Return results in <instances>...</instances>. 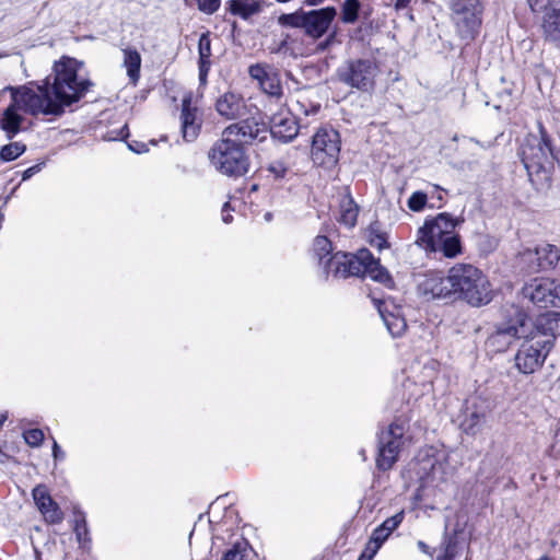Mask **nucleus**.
Returning a JSON list of instances; mask_svg holds the SVG:
<instances>
[{"instance_id": "obj_1", "label": "nucleus", "mask_w": 560, "mask_h": 560, "mask_svg": "<svg viewBox=\"0 0 560 560\" xmlns=\"http://www.w3.org/2000/svg\"><path fill=\"white\" fill-rule=\"evenodd\" d=\"M83 62L63 56L52 66V82L47 78L43 84L8 86L11 103L0 119V128L8 138H13L20 130L24 117L20 112L36 115L60 116L65 108L79 102L92 82L81 74Z\"/></svg>"}, {"instance_id": "obj_2", "label": "nucleus", "mask_w": 560, "mask_h": 560, "mask_svg": "<svg viewBox=\"0 0 560 560\" xmlns=\"http://www.w3.org/2000/svg\"><path fill=\"white\" fill-rule=\"evenodd\" d=\"M268 133L265 124L254 119H245L232 124L222 132V138L209 152L211 164L222 174L242 176L248 171V160L244 153V144L254 140L264 141Z\"/></svg>"}, {"instance_id": "obj_3", "label": "nucleus", "mask_w": 560, "mask_h": 560, "mask_svg": "<svg viewBox=\"0 0 560 560\" xmlns=\"http://www.w3.org/2000/svg\"><path fill=\"white\" fill-rule=\"evenodd\" d=\"M464 222L447 212L425 219L418 229L416 244L425 253H441L446 258H455L463 253L459 234L455 231Z\"/></svg>"}, {"instance_id": "obj_4", "label": "nucleus", "mask_w": 560, "mask_h": 560, "mask_svg": "<svg viewBox=\"0 0 560 560\" xmlns=\"http://www.w3.org/2000/svg\"><path fill=\"white\" fill-rule=\"evenodd\" d=\"M453 296L472 306L488 304L493 290L488 278L471 264H456L450 268Z\"/></svg>"}, {"instance_id": "obj_5", "label": "nucleus", "mask_w": 560, "mask_h": 560, "mask_svg": "<svg viewBox=\"0 0 560 560\" xmlns=\"http://www.w3.org/2000/svg\"><path fill=\"white\" fill-rule=\"evenodd\" d=\"M529 332L530 336L521 337L523 341L514 357L515 368L526 375L535 373L544 365L553 347L551 338L540 334L533 324V319L529 322Z\"/></svg>"}, {"instance_id": "obj_6", "label": "nucleus", "mask_w": 560, "mask_h": 560, "mask_svg": "<svg viewBox=\"0 0 560 560\" xmlns=\"http://www.w3.org/2000/svg\"><path fill=\"white\" fill-rule=\"evenodd\" d=\"M336 14L337 11L334 7H326L319 10L284 15L283 19L288 24L301 27L306 34L318 38L327 32Z\"/></svg>"}, {"instance_id": "obj_7", "label": "nucleus", "mask_w": 560, "mask_h": 560, "mask_svg": "<svg viewBox=\"0 0 560 560\" xmlns=\"http://www.w3.org/2000/svg\"><path fill=\"white\" fill-rule=\"evenodd\" d=\"M340 137L334 129L320 128L313 136L311 159L319 166H334L339 159Z\"/></svg>"}, {"instance_id": "obj_8", "label": "nucleus", "mask_w": 560, "mask_h": 560, "mask_svg": "<svg viewBox=\"0 0 560 560\" xmlns=\"http://www.w3.org/2000/svg\"><path fill=\"white\" fill-rule=\"evenodd\" d=\"M529 318L526 314L517 312L514 323L503 324L498 326L497 329L489 336L486 341L487 348L492 352L505 351L514 339L530 336L529 332Z\"/></svg>"}, {"instance_id": "obj_9", "label": "nucleus", "mask_w": 560, "mask_h": 560, "mask_svg": "<svg viewBox=\"0 0 560 560\" xmlns=\"http://www.w3.org/2000/svg\"><path fill=\"white\" fill-rule=\"evenodd\" d=\"M522 294L540 308L560 307V281L551 278H535L525 283Z\"/></svg>"}, {"instance_id": "obj_10", "label": "nucleus", "mask_w": 560, "mask_h": 560, "mask_svg": "<svg viewBox=\"0 0 560 560\" xmlns=\"http://www.w3.org/2000/svg\"><path fill=\"white\" fill-rule=\"evenodd\" d=\"M405 430L406 422L397 420L382 433L376 458V465L380 469H390L397 462L400 447L404 444Z\"/></svg>"}, {"instance_id": "obj_11", "label": "nucleus", "mask_w": 560, "mask_h": 560, "mask_svg": "<svg viewBox=\"0 0 560 560\" xmlns=\"http://www.w3.org/2000/svg\"><path fill=\"white\" fill-rule=\"evenodd\" d=\"M551 150L547 140V133L540 125V137L529 135L522 148V161L530 175L532 172L539 173L545 170L549 162Z\"/></svg>"}, {"instance_id": "obj_12", "label": "nucleus", "mask_w": 560, "mask_h": 560, "mask_svg": "<svg viewBox=\"0 0 560 560\" xmlns=\"http://www.w3.org/2000/svg\"><path fill=\"white\" fill-rule=\"evenodd\" d=\"M371 258V253L362 249L358 255H349L346 253H336L327 258L324 271L332 273L338 278H347L349 276H360L366 271L365 260Z\"/></svg>"}, {"instance_id": "obj_13", "label": "nucleus", "mask_w": 560, "mask_h": 560, "mask_svg": "<svg viewBox=\"0 0 560 560\" xmlns=\"http://www.w3.org/2000/svg\"><path fill=\"white\" fill-rule=\"evenodd\" d=\"M560 259L559 250L550 244L527 248L518 255V266L527 273L552 268Z\"/></svg>"}, {"instance_id": "obj_14", "label": "nucleus", "mask_w": 560, "mask_h": 560, "mask_svg": "<svg viewBox=\"0 0 560 560\" xmlns=\"http://www.w3.org/2000/svg\"><path fill=\"white\" fill-rule=\"evenodd\" d=\"M454 22L463 36L471 35L481 24L480 0H451Z\"/></svg>"}, {"instance_id": "obj_15", "label": "nucleus", "mask_w": 560, "mask_h": 560, "mask_svg": "<svg viewBox=\"0 0 560 560\" xmlns=\"http://www.w3.org/2000/svg\"><path fill=\"white\" fill-rule=\"evenodd\" d=\"M530 10L541 14L546 39L560 43V0H527Z\"/></svg>"}, {"instance_id": "obj_16", "label": "nucleus", "mask_w": 560, "mask_h": 560, "mask_svg": "<svg viewBox=\"0 0 560 560\" xmlns=\"http://www.w3.org/2000/svg\"><path fill=\"white\" fill-rule=\"evenodd\" d=\"M377 74V67L374 62L365 59H358L349 63L342 80L362 91H369L374 86V79Z\"/></svg>"}, {"instance_id": "obj_17", "label": "nucleus", "mask_w": 560, "mask_h": 560, "mask_svg": "<svg viewBox=\"0 0 560 560\" xmlns=\"http://www.w3.org/2000/svg\"><path fill=\"white\" fill-rule=\"evenodd\" d=\"M249 75L256 80L261 90L275 97L282 94V86L278 72L267 65H255L249 67Z\"/></svg>"}, {"instance_id": "obj_18", "label": "nucleus", "mask_w": 560, "mask_h": 560, "mask_svg": "<svg viewBox=\"0 0 560 560\" xmlns=\"http://www.w3.org/2000/svg\"><path fill=\"white\" fill-rule=\"evenodd\" d=\"M270 132L283 141H290L298 135L296 117L290 110H281L270 118Z\"/></svg>"}, {"instance_id": "obj_19", "label": "nucleus", "mask_w": 560, "mask_h": 560, "mask_svg": "<svg viewBox=\"0 0 560 560\" xmlns=\"http://www.w3.org/2000/svg\"><path fill=\"white\" fill-rule=\"evenodd\" d=\"M33 499L47 522L56 524L62 521L63 513L52 500L45 486L39 485L33 489Z\"/></svg>"}, {"instance_id": "obj_20", "label": "nucleus", "mask_w": 560, "mask_h": 560, "mask_svg": "<svg viewBox=\"0 0 560 560\" xmlns=\"http://www.w3.org/2000/svg\"><path fill=\"white\" fill-rule=\"evenodd\" d=\"M180 122L183 138L186 141L195 140L199 133L201 120L198 114V109L191 106L190 95L185 96L183 100Z\"/></svg>"}, {"instance_id": "obj_21", "label": "nucleus", "mask_w": 560, "mask_h": 560, "mask_svg": "<svg viewBox=\"0 0 560 560\" xmlns=\"http://www.w3.org/2000/svg\"><path fill=\"white\" fill-rule=\"evenodd\" d=\"M419 289L424 295H430L432 298L453 296L450 270L447 271L446 277L438 273L425 276V278L419 283Z\"/></svg>"}, {"instance_id": "obj_22", "label": "nucleus", "mask_w": 560, "mask_h": 560, "mask_svg": "<svg viewBox=\"0 0 560 560\" xmlns=\"http://www.w3.org/2000/svg\"><path fill=\"white\" fill-rule=\"evenodd\" d=\"M215 109L219 115L226 119H237L247 113L243 97L233 92H226L221 95L217 100Z\"/></svg>"}, {"instance_id": "obj_23", "label": "nucleus", "mask_w": 560, "mask_h": 560, "mask_svg": "<svg viewBox=\"0 0 560 560\" xmlns=\"http://www.w3.org/2000/svg\"><path fill=\"white\" fill-rule=\"evenodd\" d=\"M375 306L378 310V313L386 325L388 331L394 336L398 337L402 335L406 330L407 324L402 315L397 312H392L388 310L389 303L388 301L374 300Z\"/></svg>"}, {"instance_id": "obj_24", "label": "nucleus", "mask_w": 560, "mask_h": 560, "mask_svg": "<svg viewBox=\"0 0 560 560\" xmlns=\"http://www.w3.org/2000/svg\"><path fill=\"white\" fill-rule=\"evenodd\" d=\"M533 324L540 334L550 337L555 345L556 336L560 335V312L540 314L533 320Z\"/></svg>"}, {"instance_id": "obj_25", "label": "nucleus", "mask_w": 560, "mask_h": 560, "mask_svg": "<svg viewBox=\"0 0 560 560\" xmlns=\"http://www.w3.org/2000/svg\"><path fill=\"white\" fill-rule=\"evenodd\" d=\"M122 51V67L126 69L129 81L136 85L140 79L141 55L136 48L126 47Z\"/></svg>"}, {"instance_id": "obj_26", "label": "nucleus", "mask_w": 560, "mask_h": 560, "mask_svg": "<svg viewBox=\"0 0 560 560\" xmlns=\"http://www.w3.org/2000/svg\"><path fill=\"white\" fill-rule=\"evenodd\" d=\"M199 52V79L202 83L206 82V78L210 68V56H211V40L208 33L200 36L198 42Z\"/></svg>"}, {"instance_id": "obj_27", "label": "nucleus", "mask_w": 560, "mask_h": 560, "mask_svg": "<svg viewBox=\"0 0 560 560\" xmlns=\"http://www.w3.org/2000/svg\"><path fill=\"white\" fill-rule=\"evenodd\" d=\"M261 10V4L257 0H231L230 11L234 15L243 19L257 14Z\"/></svg>"}, {"instance_id": "obj_28", "label": "nucleus", "mask_w": 560, "mask_h": 560, "mask_svg": "<svg viewBox=\"0 0 560 560\" xmlns=\"http://www.w3.org/2000/svg\"><path fill=\"white\" fill-rule=\"evenodd\" d=\"M359 209L354 201L345 197L340 202V217L339 221L348 228H353L357 222Z\"/></svg>"}, {"instance_id": "obj_29", "label": "nucleus", "mask_w": 560, "mask_h": 560, "mask_svg": "<svg viewBox=\"0 0 560 560\" xmlns=\"http://www.w3.org/2000/svg\"><path fill=\"white\" fill-rule=\"evenodd\" d=\"M361 3L359 0H343L340 9V19L346 24H353L358 21Z\"/></svg>"}, {"instance_id": "obj_30", "label": "nucleus", "mask_w": 560, "mask_h": 560, "mask_svg": "<svg viewBox=\"0 0 560 560\" xmlns=\"http://www.w3.org/2000/svg\"><path fill=\"white\" fill-rule=\"evenodd\" d=\"M365 268L366 271L363 275H369L372 279L380 282L389 281L388 272L380 266L378 261H376L372 255L371 258L365 260Z\"/></svg>"}, {"instance_id": "obj_31", "label": "nucleus", "mask_w": 560, "mask_h": 560, "mask_svg": "<svg viewBox=\"0 0 560 560\" xmlns=\"http://www.w3.org/2000/svg\"><path fill=\"white\" fill-rule=\"evenodd\" d=\"M366 238L371 246L378 250L387 248L388 242L384 232L380 230L377 224H372L366 231Z\"/></svg>"}, {"instance_id": "obj_32", "label": "nucleus", "mask_w": 560, "mask_h": 560, "mask_svg": "<svg viewBox=\"0 0 560 560\" xmlns=\"http://www.w3.org/2000/svg\"><path fill=\"white\" fill-rule=\"evenodd\" d=\"M485 415L475 410L469 412L462 422V428L467 434H476L481 423L483 422Z\"/></svg>"}, {"instance_id": "obj_33", "label": "nucleus", "mask_w": 560, "mask_h": 560, "mask_svg": "<svg viewBox=\"0 0 560 560\" xmlns=\"http://www.w3.org/2000/svg\"><path fill=\"white\" fill-rule=\"evenodd\" d=\"M389 535L390 533L381 525L373 530L370 541L366 545V550L371 551V556L376 555L382 544L389 537Z\"/></svg>"}, {"instance_id": "obj_34", "label": "nucleus", "mask_w": 560, "mask_h": 560, "mask_svg": "<svg viewBox=\"0 0 560 560\" xmlns=\"http://www.w3.org/2000/svg\"><path fill=\"white\" fill-rule=\"evenodd\" d=\"M331 244L325 236H317L314 241V252L318 256L319 265L326 267L327 258L330 256Z\"/></svg>"}, {"instance_id": "obj_35", "label": "nucleus", "mask_w": 560, "mask_h": 560, "mask_svg": "<svg viewBox=\"0 0 560 560\" xmlns=\"http://www.w3.org/2000/svg\"><path fill=\"white\" fill-rule=\"evenodd\" d=\"M25 145L20 142H12L4 145L0 151V158L3 161H13L25 151Z\"/></svg>"}, {"instance_id": "obj_36", "label": "nucleus", "mask_w": 560, "mask_h": 560, "mask_svg": "<svg viewBox=\"0 0 560 560\" xmlns=\"http://www.w3.org/2000/svg\"><path fill=\"white\" fill-rule=\"evenodd\" d=\"M457 555V541L454 537H448L444 541L443 553L435 560H454Z\"/></svg>"}, {"instance_id": "obj_37", "label": "nucleus", "mask_w": 560, "mask_h": 560, "mask_svg": "<svg viewBox=\"0 0 560 560\" xmlns=\"http://www.w3.org/2000/svg\"><path fill=\"white\" fill-rule=\"evenodd\" d=\"M427 200L428 197L424 192L416 191L409 197L408 207L410 210L419 212L423 210L424 206L427 205Z\"/></svg>"}, {"instance_id": "obj_38", "label": "nucleus", "mask_w": 560, "mask_h": 560, "mask_svg": "<svg viewBox=\"0 0 560 560\" xmlns=\"http://www.w3.org/2000/svg\"><path fill=\"white\" fill-rule=\"evenodd\" d=\"M25 442L32 446H39L44 440V433L39 429H31L24 432Z\"/></svg>"}, {"instance_id": "obj_39", "label": "nucleus", "mask_w": 560, "mask_h": 560, "mask_svg": "<svg viewBox=\"0 0 560 560\" xmlns=\"http://www.w3.org/2000/svg\"><path fill=\"white\" fill-rule=\"evenodd\" d=\"M404 520V511L396 513L395 515L385 520L381 526H383L390 534L401 524Z\"/></svg>"}, {"instance_id": "obj_40", "label": "nucleus", "mask_w": 560, "mask_h": 560, "mask_svg": "<svg viewBox=\"0 0 560 560\" xmlns=\"http://www.w3.org/2000/svg\"><path fill=\"white\" fill-rule=\"evenodd\" d=\"M267 170L273 174L275 178H282L288 172V166L283 161H273Z\"/></svg>"}, {"instance_id": "obj_41", "label": "nucleus", "mask_w": 560, "mask_h": 560, "mask_svg": "<svg viewBox=\"0 0 560 560\" xmlns=\"http://www.w3.org/2000/svg\"><path fill=\"white\" fill-rule=\"evenodd\" d=\"M291 109L293 110V115L296 117L301 113H303L305 116H308L310 114H315L318 110V106H311L310 109L305 107V104L302 102V100H296L291 106Z\"/></svg>"}, {"instance_id": "obj_42", "label": "nucleus", "mask_w": 560, "mask_h": 560, "mask_svg": "<svg viewBox=\"0 0 560 560\" xmlns=\"http://www.w3.org/2000/svg\"><path fill=\"white\" fill-rule=\"evenodd\" d=\"M198 1V8L200 11L207 14L214 13L221 3V0H197Z\"/></svg>"}, {"instance_id": "obj_43", "label": "nucleus", "mask_w": 560, "mask_h": 560, "mask_svg": "<svg viewBox=\"0 0 560 560\" xmlns=\"http://www.w3.org/2000/svg\"><path fill=\"white\" fill-rule=\"evenodd\" d=\"M244 556L242 552L237 549H230L228 550L222 560H243Z\"/></svg>"}, {"instance_id": "obj_44", "label": "nucleus", "mask_w": 560, "mask_h": 560, "mask_svg": "<svg viewBox=\"0 0 560 560\" xmlns=\"http://www.w3.org/2000/svg\"><path fill=\"white\" fill-rule=\"evenodd\" d=\"M417 545H418L419 549H420L423 553H425V555H428V556H432V551H431L430 547H429L424 541L419 540Z\"/></svg>"}, {"instance_id": "obj_45", "label": "nucleus", "mask_w": 560, "mask_h": 560, "mask_svg": "<svg viewBox=\"0 0 560 560\" xmlns=\"http://www.w3.org/2000/svg\"><path fill=\"white\" fill-rule=\"evenodd\" d=\"M52 455H54L55 459H57L59 456L63 455V453L61 452V450L56 441H54V445H52Z\"/></svg>"}, {"instance_id": "obj_46", "label": "nucleus", "mask_w": 560, "mask_h": 560, "mask_svg": "<svg viewBox=\"0 0 560 560\" xmlns=\"http://www.w3.org/2000/svg\"><path fill=\"white\" fill-rule=\"evenodd\" d=\"M411 0H396L395 8L397 10L405 9Z\"/></svg>"}, {"instance_id": "obj_47", "label": "nucleus", "mask_w": 560, "mask_h": 560, "mask_svg": "<svg viewBox=\"0 0 560 560\" xmlns=\"http://www.w3.org/2000/svg\"><path fill=\"white\" fill-rule=\"evenodd\" d=\"M374 556H371V551L369 550H364L361 555V557L359 558V560H372Z\"/></svg>"}, {"instance_id": "obj_48", "label": "nucleus", "mask_w": 560, "mask_h": 560, "mask_svg": "<svg viewBox=\"0 0 560 560\" xmlns=\"http://www.w3.org/2000/svg\"><path fill=\"white\" fill-rule=\"evenodd\" d=\"M229 208V203L226 202L223 207V221L225 223H229L231 221V215L230 214H224L225 210Z\"/></svg>"}, {"instance_id": "obj_49", "label": "nucleus", "mask_w": 560, "mask_h": 560, "mask_svg": "<svg viewBox=\"0 0 560 560\" xmlns=\"http://www.w3.org/2000/svg\"><path fill=\"white\" fill-rule=\"evenodd\" d=\"M35 171V167H30L27 168L24 174H23V179H27L32 176V174L34 173Z\"/></svg>"}, {"instance_id": "obj_50", "label": "nucleus", "mask_w": 560, "mask_h": 560, "mask_svg": "<svg viewBox=\"0 0 560 560\" xmlns=\"http://www.w3.org/2000/svg\"><path fill=\"white\" fill-rule=\"evenodd\" d=\"M75 533H77L78 539L81 540L82 534L84 532L81 530V527H80V525L78 523H77V526H75Z\"/></svg>"}, {"instance_id": "obj_51", "label": "nucleus", "mask_w": 560, "mask_h": 560, "mask_svg": "<svg viewBox=\"0 0 560 560\" xmlns=\"http://www.w3.org/2000/svg\"><path fill=\"white\" fill-rule=\"evenodd\" d=\"M144 147H145L144 144H141V147H140V148H133L132 145H129V148H130L131 150L136 151L137 153L142 152V151L144 150Z\"/></svg>"}, {"instance_id": "obj_52", "label": "nucleus", "mask_w": 560, "mask_h": 560, "mask_svg": "<svg viewBox=\"0 0 560 560\" xmlns=\"http://www.w3.org/2000/svg\"><path fill=\"white\" fill-rule=\"evenodd\" d=\"M82 529L84 532V534L86 533V527H85V524L82 525Z\"/></svg>"}]
</instances>
